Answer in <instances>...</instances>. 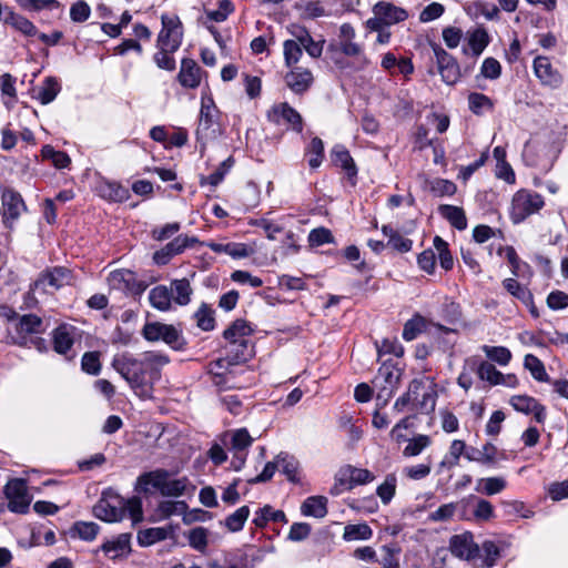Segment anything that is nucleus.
<instances>
[{
  "label": "nucleus",
  "instance_id": "nucleus-1",
  "mask_svg": "<svg viewBox=\"0 0 568 568\" xmlns=\"http://www.w3.org/2000/svg\"><path fill=\"white\" fill-rule=\"evenodd\" d=\"M169 357L159 352H145L140 358L124 352L113 357V368L129 383L141 398H150L153 383L160 378V369Z\"/></svg>",
  "mask_w": 568,
  "mask_h": 568
},
{
  "label": "nucleus",
  "instance_id": "nucleus-2",
  "mask_svg": "<svg viewBox=\"0 0 568 568\" xmlns=\"http://www.w3.org/2000/svg\"><path fill=\"white\" fill-rule=\"evenodd\" d=\"M187 478L170 479V473L165 469H155L141 474L135 484V490L150 494L156 489L165 497H180L185 494Z\"/></svg>",
  "mask_w": 568,
  "mask_h": 568
},
{
  "label": "nucleus",
  "instance_id": "nucleus-3",
  "mask_svg": "<svg viewBox=\"0 0 568 568\" xmlns=\"http://www.w3.org/2000/svg\"><path fill=\"white\" fill-rule=\"evenodd\" d=\"M544 205V197L539 193L520 189L513 196L510 219L515 224L521 223L528 216L538 213Z\"/></svg>",
  "mask_w": 568,
  "mask_h": 568
},
{
  "label": "nucleus",
  "instance_id": "nucleus-4",
  "mask_svg": "<svg viewBox=\"0 0 568 568\" xmlns=\"http://www.w3.org/2000/svg\"><path fill=\"white\" fill-rule=\"evenodd\" d=\"M93 515L103 521L115 523L123 519V497L112 488L105 489L93 507Z\"/></svg>",
  "mask_w": 568,
  "mask_h": 568
},
{
  "label": "nucleus",
  "instance_id": "nucleus-5",
  "mask_svg": "<svg viewBox=\"0 0 568 568\" xmlns=\"http://www.w3.org/2000/svg\"><path fill=\"white\" fill-rule=\"evenodd\" d=\"M217 110L211 99L202 100L199 124L196 129V139L202 144L209 140L216 139L219 132Z\"/></svg>",
  "mask_w": 568,
  "mask_h": 568
},
{
  "label": "nucleus",
  "instance_id": "nucleus-6",
  "mask_svg": "<svg viewBox=\"0 0 568 568\" xmlns=\"http://www.w3.org/2000/svg\"><path fill=\"white\" fill-rule=\"evenodd\" d=\"M162 30L158 36V47L165 50L176 51L183 38L182 23L176 16L163 14Z\"/></svg>",
  "mask_w": 568,
  "mask_h": 568
},
{
  "label": "nucleus",
  "instance_id": "nucleus-7",
  "mask_svg": "<svg viewBox=\"0 0 568 568\" xmlns=\"http://www.w3.org/2000/svg\"><path fill=\"white\" fill-rule=\"evenodd\" d=\"M4 495L8 499V509L16 514H26L29 510L31 497L24 479L16 478L9 480L4 487Z\"/></svg>",
  "mask_w": 568,
  "mask_h": 568
},
{
  "label": "nucleus",
  "instance_id": "nucleus-8",
  "mask_svg": "<svg viewBox=\"0 0 568 568\" xmlns=\"http://www.w3.org/2000/svg\"><path fill=\"white\" fill-rule=\"evenodd\" d=\"M199 243V239L189 235H179L169 242L161 250L153 254V261L158 265H165L170 260L179 254H182L186 248L193 247Z\"/></svg>",
  "mask_w": 568,
  "mask_h": 568
},
{
  "label": "nucleus",
  "instance_id": "nucleus-9",
  "mask_svg": "<svg viewBox=\"0 0 568 568\" xmlns=\"http://www.w3.org/2000/svg\"><path fill=\"white\" fill-rule=\"evenodd\" d=\"M3 206V224L7 229L13 227V222L17 221L22 212L27 210L24 201L20 193L12 189H6L1 195Z\"/></svg>",
  "mask_w": 568,
  "mask_h": 568
},
{
  "label": "nucleus",
  "instance_id": "nucleus-10",
  "mask_svg": "<svg viewBox=\"0 0 568 568\" xmlns=\"http://www.w3.org/2000/svg\"><path fill=\"white\" fill-rule=\"evenodd\" d=\"M433 50L443 81L447 84H455L460 78V70L456 59L437 44L433 45Z\"/></svg>",
  "mask_w": 568,
  "mask_h": 568
},
{
  "label": "nucleus",
  "instance_id": "nucleus-11",
  "mask_svg": "<svg viewBox=\"0 0 568 568\" xmlns=\"http://www.w3.org/2000/svg\"><path fill=\"white\" fill-rule=\"evenodd\" d=\"M374 478L375 476L368 469L357 468L352 465L342 467L337 475L339 484L348 490L353 489L356 485L371 483Z\"/></svg>",
  "mask_w": 568,
  "mask_h": 568
},
{
  "label": "nucleus",
  "instance_id": "nucleus-12",
  "mask_svg": "<svg viewBox=\"0 0 568 568\" xmlns=\"http://www.w3.org/2000/svg\"><path fill=\"white\" fill-rule=\"evenodd\" d=\"M449 547L454 556L465 560L475 558L479 551L478 546L474 542L473 535L469 532L453 536Z\"/></svg>",
  "mask_w": 568,
  "mask_h": 568
},
{
  "label": "nucleus",
  "instance_id": "nucleus-13",
  "mask_svg": "<svg viewBox=\"0 0 568 568\" xmlns=\"http://www.w3.org/2000/svg\"><path fill=\"white\" fill-rule=\"evenodd\" d=\"M201 72L202 70L195 60L184 58L181 61L178 81L183 88L195 89L201 83Z\"/></svg>",
  "mask_w": 568,
  "mask_h": 568
},
{
  "label": "nucleus",
  "instance_id": "nucleus-14",
  "mask_svg": "<svg viewBox=\"0 0 568 568\" xmlns=\"http://www.w3.org/2000/svg\"><path fill=\"white\" fill-rule=\"evenodd\" d=\"M511 406L517 410L525 414H534L537 423H544L546 418V409L534 397L527 395L513 396L510 399Z\"/></svg>",
  "mask_w": 568,
  "mask_h": 568
},
{
  "label": "nucleus",
  "instance_id": "nucleus-15",
  "mask_svg": "<svg viewBox=\"0 0 568 568\" xmlns=\"http://www.w3.org/2000/svg\"><path fill=\"white\" fill-rule=\"evenodd\" d=\"M534 71L536 77L546 85L558 87L562 81L560 73L552 68L547 57H537L534 60Z\"/></svg>",
  "mask_w": 568,
  "mask_h": 568
},
{
  "label": "nucleus",
  "instance_id": "nucleus-16",
  "mask_svg": "<svg viewBox=\"0 0 568 568\" xmlns=\"http://www.w3.org/2000/svg\"><path fill=\"white\" fill-rule=\"evenodd\" d=\"M131 535L120 534L112 540H106L100 549L112 560L126 557L131 552Z\"/></svg>",
  "mask_w": 568,
  "mask_h": 568
},
{
  "label": "nucleus",
  "instance_id": "nucleus-17",
  "mask_svg": "<svg viewBox=\"0 0 568 568\" xmlns=\"http://www.w3.org/2000/svg\"><path fill=\"white\" fill-rule=\"evenodd\" d=\"M285 82L294 93L300 94L308 90L313 74L307 69L295 67L285 75Z\"/></svg>",
  "mask_w": 568,
  "mask_h": 568
},
{
  "label": "nucleus",
  "instance_id": "nucleus-18",
  "mask_svg": "<svg viewBox=\"0 0 568 568\" xmlns=\"http://www.w3.org/2000/svg\"><path fill=\"white\" fill-rule=\"evenodd\" d=\"M252 333V328L244 320H236L232 323V325L224 331V337L230 342L232 346H241L246 348L247 347V339L246 336H248Z\"/></svg>",
  "mask_w": 568,
  "mask_h": 568
},
{
  "label": "nucleus",
  "instance_id": "nucleus-19",
  "mask_svg": "<svg viewBox=\"0 0 568 568\" xmlns=\"http://www.w3.org/2000/svg\"><path fill=\"white\" fill-rule=\"evenodd\" d=\"M498 448L491 444L486 443L480 449L469 447L466 452V459L468 462H476L481 465L493 466L497 463Z\"/></svg>",
  "mask_w": 568,
  "mask_h": 568
},
{
  "label": "nucleus",
  "instance_id": "nucleus-20",
  "mask_svg": "<svg viewBox=\"0 0 568 568\" xmlns=\"http://www.w3.org/2000/svg\"><path fill=\"white\" fill-rule=\"evenodd\" d=\"M466 364L470 365L471 371H477L478 377L481 381H487L490 385L506 384L505 375L497 371L493 364L483 362L476 366V362L474 359H467Z\"/></svg>",
  "mask_w": 568,
  "mask_h": 568
},
{
  "label": "nucleus",
  "instance_id": "nucleus-21",
  "mask_svg": "<svg viewBox=\"0 0 568 568\" xmlns=\"http://www.w3.org/2000/svg\"><path fill=\"white\" fill-rule=\"evenodd\" d=\"M373 12L374 14H379L387 26L402 22L408 17L406 10L403 8L384 1L376 3Z\"/></svg>",
  "mask_w": 568,
  "mask_h": 568
},
{
  "label": "nucleus",
  "instance_id": "nucleus-22",
  "mask_svg": "<svg viewBox=\"0 0 568 568\" xmlns=\"http://www.w3.org/2000/svg\"><path fill=\"white\" fill-rule=\"evenodd\" d=\"M399 378L400 371L392 363L385 362L382 364L376 376L374 377L373 385L398 387Z\"/></svg>",
  "mask_w": 568,
  "mask_h": 568
},
{
  "label": "nucleus",
  "instance_id": "nucleus-23",
  "mask_svg": "<svg viewBox=\"0 0 568 568\" xmlns=\"http://www.w3.org/2000/svg\"><path fill=\"white\" fill-rule=\"evenodd\" d=\"M503 286L505 290L513 295L514 297L518 298L521 303H524L526 306H531V313L537 315L534 310V297L531 292L524 285H521L517 280L515 278H506L503 281Z\"/></svg>",
  "mask_w": 568,
  "mask_h": 568
},
{
  "label": "nucleus",
  "instance_id": "nucleus-24",
  "mask_svg": "<svg viewBox=\"0 0 568 568\" xmlns=\"http://www.w3.org/2000/svg\"><path fill=\"white\" fill-rule=\"evenodd\" d=\"M149 301L154 308L166 312L171 308L172 292L165 285L154 286L149 292Z\"/></svg>",
  "mask_w": 568,
  "mask_h": 568
},
{
  "label": "nucleus",
  "instance_id": "nucleus-25",
  "mask_svg": "<svg viewBox=\"0 0 568 568\" xmlns=\"http://www.w3.org/2000/svg\"><path fill=\"white\" fill-rule=\"evenodd\" d=\"M332 161L341 166L349 178L357 174V169L349 152L343 145H335L332 150Z\"/></svg>",
  "mask_w": 568,
  "mask_h": 568
},
{
  "label": "nucleus",
  "instance_id": "nucleus-26",
  "mask_svg": "<svg viewBox=\"0 0 568 568\" xmlns=\"http://www.w3.org/2000/svg\"><path fill=\"white\" fill-rule=\"evenodd\" d=\"M438 211L457 230L463 231L467 227V217L462 207L443 204Z\"/></svg>",
  "mask_w": 568,
  "mask_h": 568
},
{
  "label": "nucleus",
  "instance_id": "nucleus-27",
  "mask_svg": "<svg viewBox=\"0 0 568 568\" xmlns=\"http://www.w3.org/2000/svg\"><path fill=\"white\" fill-rule=\"evenodd\" d=\"M327 498L323 496H312L302 504L301 511L304 516L323 518L327 514Z\"/></svg>",
  "mask_w": 568,
  "mask_h": 568
},
{
  "label": "nucleus",
  "instance_id": "nucleus-28",
  "mask_svg": "<svg viewBox=\"0 0 568 568\" xmlns=\"http://www.w3.org/2000/svg\"><path fill=\"white\" fill-rule=\"evenodd\" d=\"M270 520L274 523H287L286 515L284 514V511L275 510L270 505H265L263 508L258 509L255 513L253 523L256 527L264 528Z\"/></svg>",
  "mask_w": 568,
  "mask_h": 568
},
{
  "label": "nucleus",
  "instance_id": "nucleus-29",
  "mask_svg": "<svg viewBox=\"0 0 568 568\" xmlns=\"http://www.w3.org/2000/svg\"><path fill=\"white\" fill-rule=\"evenodd\" d=\"M169 288L172 292V301H174L176 304L183 306L190 303L193 290L191 287L189 280H173L170 283Z\"/></svg>",
  "mask_w": 568,
  "mask_h": 568
},
{
  "label": "nucleus",
  "instance_id": "nucleus-30",
  "mask_svg": "<svg viewBox=\"0 0 568 568\" xmlns=\"http://www.w3.org/2000/svg\"><path fill=\"white\" fill-rule=\"evenodd\" d=\"M467 447L466 443L462 439H454L449 446L448 454L439 463V468H453L458 465L460 456L466 458Z\"/></svg>",
  "mask_w": 568,
  "mask_h": 568
},
{
  "label": "nucleus",
  "instance_id": "nucleus-31",
  "mask_svg": "<svg viewBox=\"0 0 568 568\" xmlns=\"http://www.w3.org/2000/svg\"><path fill=\"white\" fill-rule=\"evenodd\" d=\"M422 389H424V381L417 378L413 379L409 383L407 392L396 399L393 409L398 413L403 412L408 404H414L413 400H417V396H419Z\"/></svg>",
  "mask_w": 568,
  "mask_h": 568
},
{
  "label": "nucleus",
  "instance_id": "nucleus-32",
  "mask_svg": "<svg viewBox=\"0 0 568 568\" xmlns=\"http://www.w3.org/2000/svg\"><path fill=\"white\" fill-rule=\"evenodd\" d=\"M61 90V85L58 80L53 77L44 79L42 84L37 90V99L41 104L51 103Z\"/></svg>",
  "mask_w": 568,
  "mask_h": 568
},
{
  "label": "nucleus",
  "instance_id": "nucleus-33",
  "mask_svg": "<svg viewBox=\"0 0 568 568\" xmlns=\"http://www.w3.org/2000/svg\"><path fill=\"white\" fill-rule=\"evenodd\" d=\"M507 487V481L503 477H486L477 480L476 491L486 496H493L501 493Z\"/></svg>",
  "mask_w": 568,
  "mask_h": 568
},
{
  "label": "nucleus",
  "instance_id": "nucleus-34",
  "mask_svg": "<svg viewBox=\"0 0 568 568\" xmlns=\"http://www.w3.org/2000/svg\"><path fill=\"white\" fill-rule=\"evenodd\" d=\"M414 406L422 413H432L436 405V392L435 385H426L424 383V389L420 390L417 400H413Z\"/></svg>",
  "mask_w": 568,
  "mask_h": 568
},
{
  "label": "nucleus",
  "instance_id": "nucleus-35",
  "mask_svg": "<svg viewBox=\"0 0 568 568\" xmlns=\"http://www.w3.org/2000/svg\"><path fill=\"white\" fill-rule=\"evenodd\" d=\"M100 195L114 202H123L129 199V190L116 182H104L99 187Z\"/></svg>",
  "mask_w": 568,
  "mask_h": 568
},
{
  "label": "nucleus",
  "instance_id": "nucleus-36",
  "mask_svg": "<svg viewBox=\"0 0 568 568\" xmlns=\"http://www.w3.org/2000/svg\"><path fill=\"white\" fill-rule=\"evenodd\" d=\"M99 531V525L93 521H77L70 528L71 537H78L84 541L94 540Z\"/></svg>",
  "mask_w": 568,
  "mask_h": 568
},
{
  "label": "nucleus",
  "instance_id": "nucleus-37",
  "mask_svg": "<svg viewBox=\"0 0 568 568\" xmlns=\"http://www.w3.org/2000/svg\"><path fill=\"white\" fill-rule=\"evenodd\" d=\"M73 345V337L67 325H61L53 331V348L59 354H67Z\"/></svg>",
  "mask_w": 568,
  "mask_h": 568
},
{
  "label": "nucleus",
  "instance_id": "nucleus-38",
  "mask_svg": "<svg viewBox=\"0 0 568 568\" xmlns=\"http://www.w3.org/2000/svg\"><path fill=\"white\" fill-rule=\"evenodd\" d=\"M169 532L170 529L165 527H152L144 530H140L138 534V542L142 547H148L158 541L166 539Z\"/></svg>",
  "mask_w": 568,
  "mask_h": 568
},
{
  "label": "nucleus",
  "instance_id": "nucleus-39",
  "mask_svg": "<svg viewBox=\"0 0 568 568\" xmlns=\"http://www.w3.org/2000/svg\"><path fill=\"white\" fill-rule=\"evenodd\" d=\"M245 556L239 551L223 552L221 559L209 561L207 568H241L244 565Z\"/></svg>",
  "mask_w": 568,
  "mask_h": 568
},
{
  "label": "nucleus",
  "instance_id": "nucleus-40",
  "mask_svg": "<svg viewBox=\"0 0 568 568\" xmlns=\"http://www.w3.org/2000/svg\"><path fill=\"white\" fill-rule=\"evenodd\" d=\"M372 536L373 530L367 524L347 525L343 534L346 541L368 540Z\"/></svg>",
  "mask_w": 568,
  "mask_h": 568
},
{
  "label": "nucleus",
  "instance_id": "nucleus-41",
  "mask_svg": "<svg viewBox=\"0 0 568 568\" xmlns=\"http://www.w3.org/2000/svg\"><path fill=\"white\" fill-rule=\"evenodd\" d=\"M275 113H278L283 120L290 123L296 132H302L303 121L301 114L287 103H282L274 109Z\"/></svg>",
  "mask_w": 568,
  "mask_h": 568
},
{
  "label": "nucleus",
  "instance_id": "nucleus-42",
  "mask_svg": "<svg viewBox=\"0 0 568 568\" xmlns=\"http://www.w3.org/2000/svg\"><path fill=\"white\" fill-rule=\"evenodd\" d=\"M68 278H69V273L65 268L55 267L53 271L42 274L36 284L37 285L43 284V285H49L54 288H59L64 284V282Z\"/></svg>",
  "mask_w": 568,
  "mask_h": 568
},
{
  "label": "nucleus",
  "instance_id": "nucleus-43",
  "mask_svg": "<svg viewBox=\"0 0 568 568\" xmlns=\"http://www.w3.org/2000/svg\"><path fill=\"white\" fill-rule=\"evenodd\" d=\"M6 22L24 36L32 37L38 34L37 27L29 19L20 14L11 13L6 19Z\"/></svg>",
  "mask_w": 568,
  "mask_h": 568
},
{
  "label": "nucleus",
  "instance_id": "nucleus-44",
  "mask_svg": "<svg viewBox=\"0 0 568 568\" xmlns=\"http://www.w3.org/2000/svg\"><path fill=\"white\" fill-rule=\"evenodd\" d=\"M525 367L530 372L531 376L538 382H548L549 376L545 369L544 363L535 355L527 354L524 361Z\"/></svg>",
  "mask_w": 568,
  "mask_h": 568
},
{
  "label": "nucleus",
  "instance_id": "nucleus-45",
  "mask_svg": "<svg viewBox=\"0 0 568 568\" xmlns=\"http://www.w3.org/2000/svg\"><path fill=\"white\" fill-rule=\"evenodd\" d=\"M468 105L473 113L480 115L484 111L493 110L494 103L487 95L473 92L468 95Z\"/></svg>",
  "mask_w": 568,
  "mask_h": 568
},
{
  "label": "nucleus",
  "instance_id": "nucleus-46",
  "mask_svg": "<svg viewBox=\"0 0 568 568\" xmlns=\"http://www.w3.org/2000/svg\"><path fill=\"white\" fill-rule=\"evenodd\" d=\"M489 43L488 33L484 29L474 30L468 37V45L473 54L478 57Z\"/></svg>",
  "mask_w": 568,
  "mask_h": 568
},
{
  "label": "nucleus",
  "instance_id": "nucleus-47",
  "mask_svg": "<svg viewBox=\"0 0 568 568\" xmlns=\"http://www.w3.org/2000/svg\"><path fill=\"white\" fill-rule=\"evenodd\" d=\"M248 516L250 508L247 506H242L239 509H236L233 514L226 517L225 526L232 532L240 531L243 528Z\"/></svg>",
  "mask_w": 568,
  "mask_h": 568
},
{
  "label": "nucleus",
  "instance_id": "nucleus-48",
  "mask_svg": "<svg viewBox=\"0 0 568 568\" xmlns=\"http://www.w3.org/2000/svg\"><path fill=\"white\" fill-rule=\"evenodd\" d=\"M278 468L282 470L284 475H286L287 479L291 481H297V469L298 462L287 454H280L277 456Z\"/></svg>",
  "mask_w": 568,
  "mask_h": 568
},
{
  "label": "nucleus",
  "instance_id": "nucleus-49",
  "mask_svg": "<svg viewBox=\"0 0 568 568\" xmlns=\"http://www.w3.org/2000/svg\"><path fill=\"white\" fill-rule=\"evenodd\" d=\"M41 155L44 160H51L57 169H64L71 162L69 155L65 152L57 151L49 144L42 148Z\"/></svg>",
  "mask_w": 568,
  "mask_h": 568
},
{
  "label": "nucleus",
  "instance_id": "nucleus-50",
  "mask_svg": "<svg viewBox=\"0 0 568 568\" xmlns=\"http://www.w3.org/2000/svg\"><path fill=\"white\" fill-rule=\"evenodd\" d=\"M42 320L34 314H27L19 317L18 331L24 334H38L42 331Z\"/></svg>",
  "mask_w": 568,
  "mask_h": 568
},
{
  "label": "nucleus",
  "instance_id": "nucleus-51",
  "mask_svg": "<svg viewBox=\"0 0 568 568\" xmlns=\"http://www.w3.org/2000/svg\"><path fill=\"white\" fill-rule=\"evenodd\" d=\"M434 247L438 252L440 266L445 271L452 270L454 266V258L448 250V243L444 241L440 236L436 235L434 237Z\"/></svg>",
  "mask_w": 568,
  "mask_h": 568
},
{
  "label": "nucleus",
  "instance_id": "nucleus-52",
  "mask_svg": "<svg viewBox=\"0 0 568 568\" xmlns=\"http://www.w3.org/2000/svg\"><path fill=\"white\" fill-rule=\"evenodd\" d=\"M161 341L165 342L171 348L180 351L184 347L185 341L179 329L173 325L165 324Z\"/></svg>",
  "mask_w": 568,
  "mask_h": 568
},
{
  "label": "nucleus",
  "instance_id": "nucleus-53",
  "mask_svg": "<svg viewBox=\"0 0 568 568\" xmlns=\"http://www.w3.org/2000/svg\"><path fill=\"white\" fill-rule=\"evenodd\" d=\"M207 535L209 531L204 527H195L191 529L187 534L190 546L200 552H204L207 547Z\"/></svg>",
  "mask_w": 568,
  "mask_h": 568
},
{
  "label": "nucleus",
  "instance_id": "nucleus-54",
  "mask_svg": "<svg viewBox=\"0 0 568 568\" xmlns=\"http://www.w3.org/2000/svg\"><path fill=\"white\" fill-rule=\"evenodd\" d=\"M253 438L246 428H240L232 433L231 448L234 452L246 453V449L252 445Z\"/></svg>",
  "mask_w": 568,
  "mask_h": 568
},
{
  "label": "nucleus",
  "instance_id": "nucleus-55",
  "mask_svg": "<svg viewBox=\"0 0 568 568\" xmlns=\"http://www.w3.org/2000/svg\"><path fill=\"white\" fill-rule=\"evenodd\" d=\"M397 478L394 474H388L385 480L377 487L376 494L387 505L395 495Z\"/></svg>",
  "mask_w": 568,
  "mask_h": 568
},
{
  "label": "nucleus",
  "instance_id": "nucleus-56",
  "mask_svg": "<svg viewBox=\"0 0 568 568\" xmlns=\"http://www.w3.org/2000/svg\"><path fill=\"white\" fill-rule=\"evenodd\" d=\"M429 445L430 438L427 435H417L408 440V444L403 450V455L405 457L417 456Z\"/></svg>",
  "mask_w": 568,
  "mask_h": 568
},
{
  "label": "nucleus",
  "instance_id": "nucleus-57",
  "mask_svg": "<svg viewBox=\"0 0 568 568\" xmlns=\"http://www.w3.org/2000/svg\"><path fill=\"white\" fill-rule=\"evenodd\" d=\"M483 351L485 352L486 356L498 363L499 365H507L509 361L511 359V353L508 348L504 346H488L484 345Z\"/></svg>",
  "mask_w": 568,
  "mask_h": 568
},
{
  "label": "nucleus",
  "instance_id": "nucleus-58",
  "mask_svg": "<svg viewBox=\"0 0 568 568\" xmlns=\"http://www.w3.org/2000/svg\"><path fill=\"white\" fill-rule=\"evenodd\" d=\"M341 50L345 55L348 57H357L358 58V67L357 70L364 69L369 61L365 55L362 54V47L352 41H341Z\"/></svg>",
  "mask_w": 568,
  "mask_h": 568
},
{
  "label": "nucleus",
  "instance_id": "nucleus-59",
  "mask_svg": "<svg viewBox=\"0 0 568 568\" xmlns=\"http://www.w3.org/2000/svg\"><path fill=\"white\" fill-rule=\"evenodd\" d=\"M132 281L133 274L125 270L113 271L108 277L109 285L116 290L128 288Z\"/></svg>",
  "mask_w": 568,
  "mask_h": 568
},
{
  "label": "nucleus",
  "instance_id": "nucleus-60",
  "mask_svg": "<svg viewBox=\"0 0 568 568\" xmlns=\"http://www.w3.org/2000/svg\"><path fill=\"white\" fill-rule=\"evenodd\" d=\"M126 513H129L134 524L142 520V501L139 497H132L129 499L123 498V518L125 517Z\"/></svg>",
  "mask_w": 568,
  "mask_h": 568
},
{
  "label": "nucleus",
  "instance_id": "nucleus-61",
  "mask_svg": "<svg viewBox=\"0 0 568 568\" xmlns=\"http://www.w3.org/2000/svg\"><path fill=\"white\" fill-rule=\"evenodd\" d=\"M302 44L297 43L295 40H286L283 44L284 48V59L285 64L291 67L298 62L302 57Z\"/></svg>",
  "mask_w": 568,
  "mask_h": 568
},
{
  "label": "nucleus",
  "instance_id": "nucleus-62",
  "mask_svg": "<svg viewBox=\"0 0 568 568\" xmlns=\"http://www.w3.org/2000/svg\"><path fill=\"white\" fill-rule=\"evenodd\" d=\"M308 153L312 155L308 160V164L312 169H316L321 165L324 158V144L320 138H313L308 149Z\"/></svg>",
  "mask_w": 568,
  "mask_h": 568
},
{
  "label": "nucleus",
  "instance_id": "nucleus-63",
  "mask_svg": "<svg viewBox=\"0 0 568 568\" xmlns=\"http://www.w3.org/2000/svg\"><path fill=\"white\" fill-rule=\"evenodd\" d=\"M82 369L90 375H98L101 371L100 354L98 352H87L81 359Z\"/></svg>",
  "mask_w": 568,
  "mask_h": 568
},
{
  "label": "nucleus",
  "instance_id": "nucleus-64",
  "mask_svg": "<svg viewBox=\"0 0 568 568\" xmlns=\"http://www.w3.org/2000/svg\"><path fill=\"white\" fill-rule=\"evenodd\" d=\"M174 52L175 51L159 48V51L153 57V60L158 68L166 71H173L175 69V60L172 57Z\"/></svg>",
  "mask_w": 568,
  "mask_h": 568
}]
</instances>
